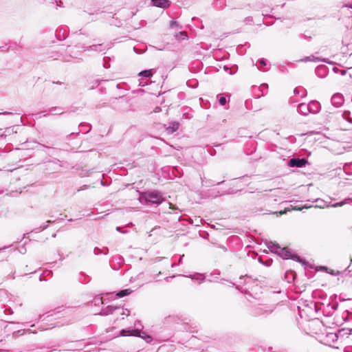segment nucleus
<instances>
[{
    "mask_svg": "<svg viewBox=\"0 0 352 352\" xmlns=\"http://www.w3.org/2000/svg\"><path fill=\"white\" fill-rule=\"evenodd\" d=\"M351 261L352 262V258H351Z\"/></svg>",
    "mask_w": 352,
    "mask_h": 352,
    "instance_id": "17",
    "label": "nucleus"
},
{
    "mask_svg": "<svg viewBox=\"0 0 352 352\" xmlns=\"http://www.w3.org/2000/svg\"><path fill=\"white\" fill-rule=\"evenodd\" d=\"M219 103L221 105L223 106L226 104V99L225 97H221L219 100Z\"/></svg>",
    "mask_w": 352,
    "mask_h": 352,
    "instance_id": "8",
    "label": "nucleus"
},
{
    "mask_svg": "<svg viewBox=\"0 0 352 352\" xmlns=\"http://www.w3.org/2000/svg\"><path fill=\"white\" fill-rule=\"evenodd\" d=\"M151 340H152L151 337V336H148L146 337V341H147L148 342H151Z\"/></svg>",
    "mask_w": 352,
    "mask_h": 352,
    "instance_id": "12",
    "label": "nucleus"
},
{
    "mask_svg": "<svg viewBox=\"0 0 352 352\" xmlns=\"http://www.w3.org/2000/svg\"><path fill=\"white\" fill-rule=\"evenodd\" d=\"M281 252H282L280 254L284 258L287 259L291 256V253L289 251H288V250L287 248H283L281 250Z\"/></svg>",
    "mask_w": 352,
    "mask_h": 352,
    "instance_id": "6",
    "label": "nucleus"
},
{
    "mask_svg": "<svg viewBox=\"0 0 352 352\" xmlns=\"http://www.w3.org/2000/svg\"><path fill=\"white\" fill-rule=\"evenodd\" d=\"M138 76H144V77H151L153 76V69H147V70L140 72L138 74Z\"/></svg>",
    "mask_w": 352,
    "mask_h": 352,
    "instance_id": "5",
    "label": "nucleus"
},
{
    "mask_svg": "<svg viewBox=\"0 0 352 352\" xmlns=\"http://www.w3.org/2000/svg\"><path fill=\"white\" fill-rule=\"evenodd\" d=\"M293 210H300L301 208H296V207H294V208H292Z\"/></svg>",
    "mask_w": 352,
    "mask_h": 352,
    "instance_id": "15",
    "label": "nucleus"
},
{
    "mask_svg": "<svg viewBox=\"0 0 352 352\" xmlns=\"http://www.w3.org/2000/svg\"><path fill=\"white\" fill-rule=\"evenodd\" d=\"M130 293H131V291L129 289L122 290L117 294V296H118L119 298H121L126 295L129 294Z\"/></svg>",
    "mask_w": 352,
    "mask_h": 352,
    "instance_id": "7",
    "label": "nucleus"
},
{
    "mask_svg": "<svg viewBox=\"0 0 352 352\" xmlns=\"http://www.w3.org/2000/svg\"><path fill=\"white\" fill-rule=\"evenodd\" d=\"M290 210L289 208H285L283 210L279 211L278 213L279 215H282L285 214L287 211H289Z\"/></svg>",
    "mask_w": 352,
    "mask_h": 352,
    "instance_id": "9",
    "label": "nucleus"
},
{
    "mask_svg": "<svg viewBox=\"0 0 352 352\" xmlns=\"http://www.w3.org/2000/svg\"><path fill=\"white\" fill-rule=\"evenodd\" d=\"M174 26H178L177 22L175 21H170V27L173 28Z\"/></svg>",
    "mask_w": 352,
    "mask_h": 352,
    "instance_id": "10",
    "label": "nucleus"
},
{
    "mask_svg": "<svg viewBox=\"0 0 352 352\" xmlns=\"http://www.w3.org/2000/svg\"><path fill=\"white\" fill-rule=\"evenodd\" d=\"M121 335H122V336H125V334H124V330H122V331H121Z\"/></svg>",
    "mask_w": 352,
    "mask_h": 352,
    "instance_id": "16",
    "label": "nucleus"
},
{
    "mask_svg": "<svg viewBox=\"0 0 352 352\" xmlns=\"http://www.w3.org/2000/svg\"><path fill=\"white\" fill-rule=\"evenodd\" d=\"M260 63H261L263 66H265V65H266L265 62L264 60H261L260 61Z\"/></svg>",
    "mask_w": 352,
    "mask_h": 352,
    "instance_id": "13",
    "label": "nucleus"
},
{
    "mask_svg": "<svg viewBox=\"0 0 352 352\" xmlns=\"http://www.w3.org/2000/svg\"><path fill=\"white\" fill-rule=\"evenodd\" d=\"M154 6L160 8H168L170 2L168 0H153Z\"/></svg>",
    "mask_w": 352,
    "mask_h": 352,
    "instance_id": "3",
    "label": "nucleus"
},
{
    "mask_svg": "<svg viewBox=\"0 0 352 352\" xmlns=\"http://www.w3.org/2000/svg\"><path fill=\"white\" fill-rule=\"evenodd\" d=\"M170 208L171 209H176V208L175 207V206H173L172 204H170Z\"/></svg>",
    "mask_w": 352,
    "mask_h": 352,
    "instance_id": "14",
    "label": "nucleus"
},
{
    "mask_svg": "<svg viewBox=\"0 0 352 352\" xmlns=\"http://www.w3.org/2000/svg\"><path fill=\"white\" fill-rule=\"evenodd\" d=\"M144 198L146 201H149L153 204H160L163 201L161 194L156 191L145 193Z\"/></svg>",
    "mask_w": 352,
    "mask_h": 352,
    "instance_id": "1",
    "label": "nucleus"
},
{
    "mask_svg": "<svg viewBox=\"0 0 352 352\" xmlns=\"http://www.w3.org/2000/svg\"><path fill=\"white\" fill-rule=\"evenodd\" d=\"M179 34L182 36V38H185L187 36L185 32H181Z\"/></svg>",
    "mask_w": 352,
    "mask_h": 352,
    "instance_id": "11",
    "label": "nucleus"
},
{
    "mask_svg": "<svg viewBox=\"0 0 352 352\" xmlns=\"http://www.w3.org/2000/svg\"><path fill=\"white\" fill-rule=\"evenodd\" d=\"M178 128H179V124L177 122H174L172 124L171 126H168V128H166V131H167V133H172L175 132V131H177Z\"/></svg>",
    "mask_w": 352,
    "mask_h": 352,
    "instance_id": "4",
    "label": "nucleus"
},
{
    "mask_svg": "<svg viewBox=\"0 0 352 352\" xmlns=\"http://www.w3.org/2000/svg\"><path fill=\"white\" fill-rule=\"evenodd\" d=\"M307 161L305 159L292 158L289 162V165L292 167H302L306 165Z\"/></svg>",
    "mask_w": 352,
    "mask_h": 352,
    "instance_id": "2",
    "label": "nucleus"
}]
</instances>
